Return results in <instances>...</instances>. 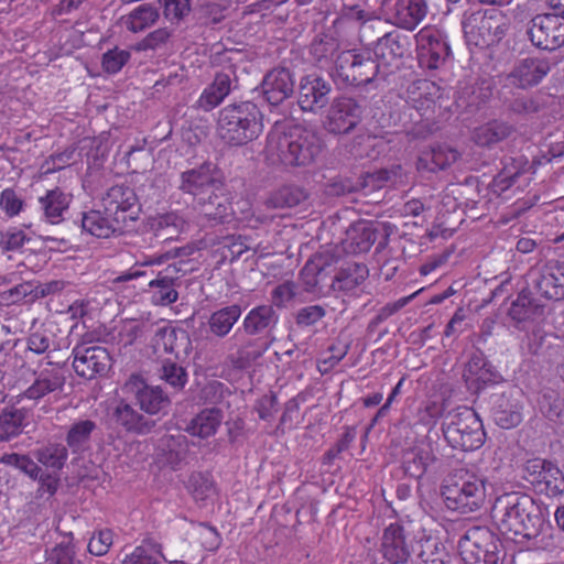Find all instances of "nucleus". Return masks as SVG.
Returning <instances> with one entry per match:
<instances>
[{
  "mask_svg": "<svg viewBox=\"0 0 564 564\" xmlns=\"http://www.w3.org/2000/svg\"><path fill=\"white\" fill-rule=\"evenodd\" d=\"M67 456V448L63 445L55 444L41 449L37 454V459L47 467L61 469L65 465Z\"/></svg>",
  "mask_w": 564,
  "mask_h": 564,
  "instance_id": "obj_56",
  "label": "nucleus"
},
{
  "mask_svg": "<svg viewBox=\"0 0 564 564\" xmlns=\"http://www.w3.org/2000/svg\"><path fill=\"white\" fill-rule=\"evenodd\" d=\"M172 33L167 28H159L148 33L141 41L134 45L137 52L154 51L165 45L171 39Z\"/></svg>",
  "mask_w": 564,
  "mask_h": 564,
  "instance_id": "obj_57",
  "label": "nucleus"
},
{
  "mask_svg": "<svg viewBox=\"0 0 564 564\" xmlns=\"http://www.w3.org/2000/svg\"><path fill=\"white\" fill-rule=\"evenodd\" d=\"M105 214L113 219L124 231L139 219L141 204L131 186L113 185L107 189L101 198Z\"/></svg>",
  "mask_w": 564,
  "mask_h": 564,
  "instance_id": "obj_10",
  "label": "nucleus"
},
{
  "mask_svg": "<svg viewBox=\"0 0 564 564\" xmlns=\"http://www.w3.org/2000/svg\"><path fill=\"white\" fill-rule=\"evenodd\" d=\"M523 477L536 494L549 498L564 494V473L552 460L540 457L527 460Z\"/></svg>",
  "mask_w": 564,
  "mask_h": 564,
  "instance_id": "obj_12",
  "label": "nucleus"
},
{
  "mask_svg": "<svg viewBox=\"0 0 564 564\" xmlns=\"http://www.w3.org/2000/svg\"><path fill=\"white\" fill-rule=\"evenodd\" d=\"M523 406L518 399L502 394L494 409V419L501 429H512L522 422Z\"/></svg>",
  "mask_w": 564,
  "mask_h": 564,
  "instance_id": "obj_32",
  "label": "nucleus"
},
{
  "mask_svg": "<svg viewBox=\"0 0 564 564\" xmlns=\"http://www.w3.org/2000/svg\"><path fill=\"white\" fill-rule=\"evenodd\" d=\"M223 421V413L219 409H204L196 414L186 427L192 436L208 438L216 434Z\"/></svg>",
  "mask_w": 564,
  "mask_h": 564,
  "instance_id": "obj_33",
  "label": "nucleus"
},
{
  "mask_svg": "<svg viewBox=\"0 0 564 564\" xmlns=\"http://www.w3.org/2000/svg\"><path fill=\"white\" fill-rule=\"evenodd\" d=\"M412 106L422 115L433 110L436 100L441 97V87L429 79H420L409 89Z\"/></svg>",
  "mask_w": 564,
  "mask_h": 564,
  "instance_id": "obj_29",
  "label": "nucleus"
},
{
  "mask_svg": "<svg viewBox=\"0 0 564 564\" xmlns=\"http://www.w3.org/2000/svg\"><path fill=\"white\" fill-rule=\"evenodd\" d=\"M427 10L425 0H398L394 6V23L401 29L413 31L424 20Z\"/></svg>",
  "mask_w": 564,
  "mask_h": 564,
  "instance_id": "obj_28",
  "label": "nucleus"
},
{
  "mask_svg": "<svg viewBox=\"0 0 564 564\" xmlns=\"http://www.w3.org/2000/svg\"><path fill=\"white\" fill-rule=\"evenodd\" d=\"M405 52L404 45L400 41V36L394 33H386L379 37L375 46V55L387 64L397 58L403 57Z\"/></svg>",
  "mask_w": 564,
  "mask_h": 564,
  "instance_id": "obj_42",
  "label": "nucleus"
},
{
  "mask_svg": "<svg viewBox=\"0 0 564 564\" xmlns=\"http://www.w3.org/2000/svg\"><path fill=\"white\" fill-rule=\"evenodd\" d=\"M29 240L24 230L17 227H11L0 234V247L3 251L19 250Z\"/></svg>",
  "mask_w": 564,
  "mask_h": 564,
  "instance_id": "obj_61",
  "label": "nucleus"
},
{
  "mask_svg": "<svg viewBox=\"0 0 564 564\" xmlns=\"http://www.w3.org/2000/svg\"><path fill=\"white\" fill-rule=\"evenodd\" d=\"M488 480L460 468L449 473L441 485V496L448 510L468 514L481 510L488 497Z\"/></svg>",
  "mask_w": 564,
  "mask_h": 564,
  "instance_id": "obj_4",
  "label": "nucleus"
},
{
  "mask_svg": "<svg viewBox=\"0 0 564 564\" xmlns=\"http://www.w3.org/2000/svg\"><path fill=\"white\" fill-rule=\"evenodd\" d=\"M198 540L202 547L208 552H216L223 542L218 530L208 523L198 525Z\"/></svg>",
  "mask_w": 564,
  "mask_h": 564,
  "instance_id": "obj_62",
  "label": "nucleus"
},
{
  "mask_svg": "<svg viewBox=\"0 0 564 564\" xmlns=\"http://www.w3.org/2000/svg\"><path fill=\"white\" fill-rule=\"evenodd\" d=\"M293 90V76L285 67H275L271 69L265 74L262 80L263 96L265 100L273 106H278L291 97Z\"/></svg>",
  "mask_w": 564,
  "mask_h": 564,
  "instance_id": "obj_22",
  "label": "nucleus"
},
{
  "mask_svg": "<svg viewBox=\"0 0 564 564\" xmlns=\"http://www.w3.org/2000/svg\"><path fill=\"white\" fill-rule=\"evenodd\" d=\"M181 269L176 264H169L158 272L155 279L149 282L150 301L158 306H169L178 299L176 290Z\"/></svg>",
  "mask_w": 564,
  "mask_h": 564,
  "instance_id": "obj_19",
  "label": "nucleus"
},
{
  "mask_svg": "<svg viewBox=\"0 0 564 564\" xmlns=\"http://www.w3.org/2000/svg\"><path fill=\"white\" fill-rule=\"evenodd\" d=\"M82 229L93 237L100 239L119 236L124 232L119 225L113 224V219L106 215L105 210L100 212L97 209L83 213Z\"/></svg>",
  "mask_w": 564,
  "mask_h": 564,
  "instance_id": "obj_27",
  "label": "nucleus"
},
{
  "mask_svg": "<svg viewBox=\"0 0 564 564\" xmlns=\"http://www.w3.org/2000/svg\"><path fill=\"white\" fill-rule=\"evenodd\" d=\"M347 242L351 252H367L373 245V232L364 224L352 225L347 230Z\"/></svg>",
  "mask_w": 564,
  "mask_h": 564,
  "instance_id": "obj_45",
  "label": "nucleus"
},
{
  "mask_svg": "<svg viewBox=\"0 0 564 564\" xmlns=\"http://www.w3.org/2000/svg\"><path fill=\"white\" fill-rule=\"evenodd\" d=\"M491 518L499 532L529 550L552 551L556 547L554 529L529 495L509 492L498 497Z\"/></svg>",
  "mask_w": 564,
  "mask_h": 564,
  "instance_id": "obj_1",
  "label": "nucleus"
},
{
  "mask_svg": "<svg viewBox=\"0 0 564 564\" xmlns=\"http://www.w3.org/2000/svg\"><path fill=\"white\" fill-rule=\"evenodd\" d=\"M180 188L195 197L208 194V199L199 198L202 214L209 220L227 223L232 216V207L226 192L220 170L210 162L181 174Z\"/></svg>",
  "mask_w": 564,
  "mask_h": 564,
  "instance_id": "obj_3",
  "label": "nucleus"
},
{
  "mask_svg": "<svg viewBox=\"0 0 564 564\" xmlns=\"http://www.w3.org/2000/svg\"><path fill=\"white\" fill-rule=\"evenodd\" d=\"M341 51H338V43L333 37H325L315 40L311 45V54L316 65L327 70L330 74L334 67L336 56Z\"/></svg>",
  "mask_w": 564,
  "mask_h": 564,
  "instance_id": "obj_39",
  "label": "nucleus"
},
{
  "mask_svg": "<svg viewBox=\"0 0 564 564\" xmlns=\"http://www.w3.org/2000/svg\"><path fill=\"white\" fill-rule=\"evenodd\" d=\"M218 134L232 147L245 145L263 131V116L256 104L245 101L224 107L219 112Z\"/></svg>",
  "mask_w": 564,
  "mask_h": 564,
  "instance_id": "obj_5",
  "label": "nucleus"
},
{
  "mask_svg": "<svg viewBox=\"0 0 564 564\" xmlns=\"http://www.w3.org/2000/svg\"><path fill=\"white\" fill-rule=\"evenodd\" d=\"M73 368L85 379L101 375L109 367V352L100 346L77 345L73 348Z\"/></svg>",
  "mask_w": 564,
  "mask_h": 564,
  "instance_id": "obj_16",
  "label": "nucleus"
},
{
  "mask_svg": "<svg viewBox=\"0 0 564 564\" xmlns=\"http://www.w3.org/2000/svg\"><path fill=\"white\" fill-rule=\"evenodd\" d=\"M115 533L111 529H101L93 533L88 542V551L95 556L108 553L113 543Z\"/></svg>",
  "mask_w": 564,
  "mask_h": 564,
  "instance_id": "obj_58",
  "label": "nucleus"
},
{
  "mask_svg": "<svg viewBox=\"0 0 564 564\" xmlns=\"http://www.w3.org/2000/svg\"><path fill=\"white\" fill-rule=\"evenodd\" d=\"M26 412L23 409L4 408L0 412V441L19 436L25 426Z\"/></svg>",
  "mask_w": 564,
  "mask_h": 564,
  "instance_id": "obj_38",
  "label": "nucleus"
},
{
  "mask_svg": "<svg viewBox=\"0 0 564 564\" xmlns=\"http://www.w3.org/2000/svg\"><path fill=\"white\" fill-rule=\"evenodd\" d=\"M369 278V269L365 263L348 262L336 273L333 285L346 293L354 292Z\"/></svg>",
  "mask_w": 564,
  "mask_h": 564,
  "instance_id": "obj_31",
  "label": "nucleus"
},
{
  "mask_svg": "<svg viewBox=\"0 0 564 564\" xmlns=\"http://www.w3.org/2000/svg\"><path fill=\"white\" fill-rule=\"evenodd\" d=\"M0 462L7 466L14 467L32 479H37L41 468L28 455L17 453L6 454L1 457Z\"/></svg>",
  "mask_w": 564,
  "mask_h": 564,
  "instance_id": "obj_53",
  "label": "nucleus"
},
{
  "mask_svg": "<svg viewBox=\"0 0 564 564\" xmlns=\"http://www.w3.org/2000/svg\"><path fill=\"white\" fill-rule=\"evenodd\" d=\"M499 540L486 527H473L458 542V552L465 564H499Z\"/></svg>",
  "mask_w": 564,
  "mask_h": 564,
  "instance_id": "obj_9",
  "label": "nucleus"
},
{
  "mask_svg": "<svg viewBox=\"0 0 564 564\" xmlns=\"http://www.w3.org/2000/svg\"><path fill=\"white\" fill-rule=\"evenodd\" d=\"M349 345L337 341L330 345L327 351L317 361V369L322 375L332 371L348 354Z\"/></svg>",
  "mask_w": 564,
  "mask_h": 564,
  "instance_id": "obj_49",
  "label": "nucleus"
},
{
  "mask_svg": "<svg viewBox=\"0 0 564 564\" xmlns=\"http://www.w3.org/2000/svg\"><path fill=\"white\" fill-rule=\"evenodd\" d=\"M379 552L390 564H408L412 553V543L401 523H390L384 528L380 538Z\"/></svg>",
  "mask_w": 564,
  "mask_h": 564,
  "instance_id": "obj_15",
  "label": "nucleus"
},
{
  "mask_svg": "<svg viewBox=\"0 0 564 564\" xmlns=\"http://www.w3.org/2000/svg\"><path fill=\"white\" fill-rule=\"evenodd\" d=\"M536 169L524 155L506 158L502 167L490 183L492 194L505 199L524 191L533 181Z\"/></svg>",
  "mask_w": 564,
  "mask_h": 564,
  "instance_id": "obj_8",
  "label": "nucleus"
},
{
  "mask_svg": "<svg viewBox=\"0 0 564 564\" xmlns=\"http://www.w3.org/2000/svg\"><path fill=\"white\" fill-rule=\"evenodd\" d=\"M160 19V11L151 3H143L135 7L129 13L121 17V23L127 31L131 33H141L154 24Z\"/></svg>",
  "mask_w": 564,
  "mask_h": 564,
  "instance_id": "obj_30",
  "label": "nucleus"
},
{
  "mask_svg": "<svg viewBox=\"0 0 564 564\" xmlns=\"http://www.w3.org/2000/svg\"><path fill=\"white\" fill-rule=\"evenodd\" d=\"M446 405L440 401H426L417 411V423L432 431L444 415Z\"/></svg>",
  "mask_w": 564,
  "mask_h": 564,
  "instance_id": "obj_50",
  "label": "nucleus"
},
{
  "mask_svg": "<svg viewBox=\"0 0 564 564\" xmlns=\"http://www.w3.org/2000/svg\"><path fill=\"white\" fill-rule=\"evenodd\" d=\"M443 435L448 445L463 452L480 448L486 440L484 425L471 408H457L448 414L443 425Z\"/></svg>",
  "mask_w": 564,
  "mask_h": 564,
  "instance_id": "obj_6",
  "label": "nucleus"
},
{
  "mask_svg": "<svg viewBox=\"0 0 564 564\" xmlns=\"http://www.w3.org/2000/svg\"><path fill=\"white\" fill-rule=\"evenodd\" d=\"M241 314L242 310L238 304L215 311L208 319L209 330L217 337H225L239 321Z\"/></svg>",
  "mask_w": 564,
  "mask_h": 564,
  "instance_id": "obj_35",
  "label": "nucleus"
},
{
  "mask_svg": "<svg viewBox=\"0 0 564 564\" xmlns=\"http://www.w3.org/2000/svg\"><path fill=\"white\" fill-rule=\"evenodd\" d=\"M360 108L358 104L348 97L336 99L329 110L327 129L335 134L347 133L359 122Z\"/></svg>",
  "mask_w": 564,
  "mask_h": 564,
  "instance_id": "obj_20",
  "label": "nucleus"
},
{
  "mask_svg": "<svg viewBox=\"0 0 564 564\" xmlns=\"http://www.w3.org/2000/svg\"><path fill=\"white\" fill-rule=\"evenodd\" d=\"M379 73V64L368 50H345L337 54L330 76L343 86H362Z\"/></svg>",
  "mask_w": 564,
  "mask_h": 564,
  "instance_id": "obj_7",
  "label": "nucleus"
},
{
  "mask_svg": "<svg viewBox=\"0 0 564 564\" xmlns=\"http://www.w3.org/2000/svg\"><path fill=\"white\" fill-rule=\"evenodd\" d=\"M25 202L12 187H7L0 193V209L8 218H14L24 209Z\"/></svg>",
  "mask_w": 564,
  "mask_h": 564,
  "instance_id": "obj_54",
  "label": "nucleus"
},
{
  "mask_svg": "<svg viewBox=\"0 0 564 564\" xmlns=\"http://www.w3.org/2000/svg\"><path fill=\"white\" fill-rule=\"evenodd\" d=\"M231 79L228 74L217 73L213 83L208 85L198 98V104L204 110H212L219 106L229 95Z\"/></svg>",
  "mask_w": 564,
  "mask_h": 564,
  "instance_id": "obj_34",
  "label": "nucleus"
},
{
  "mask_svg": "<svg viewBox=\"0 0 564 564\" xmlns=\"http://www.w3.org/2000/svg\"><path fill=\"white\" fill-rule=\"evenodd\" d=\"M332 87L324 78L311 74L300 82L297 104L305 112H317L327 106Z\"/></svg>",
  "mask_w": 564,
  "mask_h": 564,
  "instance_id": "obj_17",
  "label": "nucleus"
},
{
  "mask_svg": "<svg viewBox=\"0 0 564 564\" xmlns=\"http://www.w3.org/2000/svg\"><path fill=\"white\" fill-rule=\"evenodd\" d=\"M50 560L56 564H82L76 558L75 545L70 541L56 544L51 551Z\"/></svg>",
  "mask_w": 564,
  "mask_h": 564,
  "instance_id": "obj_63",
  "label": "nucleus"
},
{
  "mask_svg": "<svg viewBox=\"0 0 564 564\" xmlns=\"http://www.w3.org/2000/svg\"><path fill=\"white\" fill-rule=\"evenodd\" d=\"M416 54L420 67L437 69L449 53V45L443 33L434 25H426L415 34Z\"/></svg>",
  "mask_w": 564,
  "mask_h": 564,
  "instance_id": "obj_13",
  "label": "nucleus"
},
{
  "mask_svg": "<svg viewBox=\"0 0 564 564\" xmlns=\"http://www.w3.org/2000/svg\"><path fill=\"white\" fill-rule=\"evenodd\" d=\"M178 333L172 326L159 327L153 337V348L156 352L175 354L178 351Z\"/></svg>",
  "mask_w": 564,
  "mask_h": 564,
  "instance_id": "obj_48",
  "label": "nucleus"
},
{
  "mask_svg": "<svg viewBox=\"0 0 564 564\" xmlns=\"http://www.w3.org/2000/svg\"><path fill=\"white\" fill-rule=\"evenodd\" d=\"M536 292L547 300L564 299V262H547L535 283Z\"/></svg>",
  "mask_w": 564,
  "mask_h": 564,
  "instance_id": "obj_23",
  "label": "nucleus"
},
{
  "mask_svg": "<svg viewBox=\"0 0 564 564\" xmlns=\"http://www.w3.org/2000/svg\"><path fill=\"white\" fill-rule=\"evenodd\" d=\"M487 362L482 356H473L466 365L464 378L467 383L480 387L489 380Z\"/></svg>",
  "mask_w": 564,
  "mask_h": 564,
  "instance_id": "obj_51",
  "label": "nucleus"
},
{
  "mask_svg": "<svg viewBox=\"0 0 564 564\" xmlns=\"http://www.w3.org/2000/svg\"><path fill=\"white\" fill-rule=\"evenodd\" d=\"M550 72V64L544 58L528 57L519 62L509 78L520 88L538 85Z\"/></svg>",
  "mask_w": 564,
  "mask_h": 564,
  "instance_id": "obj_24",
  "label": "nucleus"
},
{
  "mask_svg": "<svg viewBox=\"0 0 564 564\" xmlns=\"http://www.w3.org/2000/svg\"><path fill=\"white\" fill-rule=\"evenodd\" d=\"M276 315L271 305H259L248 312L242 322L245 332L257 335L267 330L276 323Z\"/></svg>",
  "mask_w": 564,
  "mask_h": 564,
  "instance_id": "obj_36",
  "label": "nucleus"
},
{
  "mask_svg": "<svg viewBox=\"0 0 564 564\" xmlns=\"http://www.w3.org/2000/svg\"><path fill=\"white\" fill-rule=\"evenodd\" d=\"M531 42L542 50L553 51L564 45V18L553 12L535 15L530 23Z\"/></svg>",
  "mask_w": 564,
  "mask_h": 564,
  "instance_id": "obj_14",
  "label": "nucleus"
},
{
  "mask_svg": "<svg viewBox=\"0 0 564 564\" xmlns=\"http://www.w3.org/2000/svg\"><path fill=\"white\" fill-rule=\"evenodd\" d=\"M145 545L160 553L162 557V545L151 539L143 540L141 545L135 546L131 553L127 554L121 564H159V562L149 553Z\"/></svg>",
  "mask_w": 564,
  "mask_h": 564,
  "instance_id": "obj_47",
  "label": "nucleus"
},
{
  "mask_svg": "<svg viewBox=\"0 0 564 564\" xmlns=\"http://www.w3.org/2000/svg\"><path fill=\"white\" fill-rule=\"evenodd\" d=\"M162 378L173 388L181 390L187 382L185 369L173 361H165L162 366Z\"/></svg>",
  "mask_w": 564,
  "mask_h": 564,
  "instance_id": "obj_60",
  "label": "nucleus"
},
{
  "mask_svg": "<svg viewBox=\"0 0 564 564\" xmlns=\"http://www.w3.org/2000/svg\"><path fill=\"white\" fill-rule=\"evenodd\" d=\"M138 403L148 414H158L169 408L171 401L159 387H148L137 393Z\"/></svg>",
  "mask_w": 564,
  "mask_h": 564,
  "instance_id": "obj_41",
  "label": "nucleus"
},
{
  "mask_svg": "<svg viewBox=\"0 0 564 564\" xmlns=\"http://www.w3.org/2000/svg\"><path fill=\"white\" fill-rule=\"evenodd\" d=\"M323 147L314 130L275 122L267 137L265 156L271 164L283 167H307L316 162Z\"/></svg>",
  "mask_w": 564,
  "mask_h": 564,
  "instance_id": "obj_2",
  "label": "nucleus"
},
{
  "mask_svg": "<svg viewBox=\"0 0 564 564\" xmlns=\"http://www.w3.org/2000/svg\"><path fill=\"white\" fill-rule=\"evenodd\" d=\"M436 460L432 444L425 440L416 441L412 447L406 448L401 457L404 474L409 477L422 478L429 467Z\"/></svg>",
  "mask_w": 564,
  "mask_h": 564,
  "instance_id": "obj_21",
  "label": "nucleus"
},
{
  "mask_svg": "<svg viewBox=\"0 0 564 564\" xmlns=\"http://www.w3.org/2000/svg\"><path fill=\"white\" fill-rule=\"evenodd\" d=\"M445 551L436 541L426 540L422 544L420 558L424 564H445Z\"/></svg>",
  "mask_w": 564,
  "mask_h": 564,
  "instance_id": "obj_64",
  "label": "nucleus"
},
{
  "mask_svg": "<svg viewBox=\"0 0 564 564\" xmlns=\"http://www.w3.org/2000/svg\"><path fill=\"white\" fill-rule=\"evenodd\" d=\"M248 250L249 246L246 245V238L240 235L224 238L219 247L221 258L230 262L238 260Z\"/></svg>",
  "mask_w": 564,
  "mask_h": 564,
  "instance_id": "obj_55",
  "label": "nucleus"
},
{
  "mask_svg": "<svg viewBox=\"0 0 564 564\" xmlns=\"http://www.w3.org/2000/svg\"><path fill=\"white\" fill-rule=\"evenodd\" d=\"M95 429L96 423L91 420L78 421L70 426L66 436V443L73 453L84 451Z\"/></svg>",
  "mask_w": 564,
  "mask_h": 564,
  "instance_id": "obj_44",
  "label": "nucleus"
},
{
  "mask_svg": "<svg viewBox=\"0 0 564 564\" xmlns=\"http://www.w3.org/2000/svg\"><path fill=\"white\" fill-rule=\"evenodd\" d=\"M130 58L131 54L127 50H121L118 46L108 50L101 57L102 70L109 75L118 74Z\"/></svg>",
  "mask_w": 564,
  "mask_h": 564,
  "instance_id": "obj_52",
  "label": "nucleus"
},
{
  "mask_svg": "<svg viewBox=\"0 0 564 564\" xmlns=\"http://www.w3.org/2000/svg\"><path fill=\"white\" fill-rule=\"evenodd\" d=\"M425 155L430 158V165L425 164V167L431 172L445 170L455 163L459 158L457 150L443 145L432 148L431 151Z\"/></svg>",
  "mask_w": 564,
  "mask_h": 564,
  "instance_id": "obj_46",
  "label": "nucleus"
},
{
  "mask_svg": "<svg viewBox=\"0 0 564 564\" xmlns=\"http://www.w3.org/2000/svg\"><path fill=\"white\" fill-rule=\"evenodd\" d=\"M511 133V127L499 120L489 121L475 129L473 139L480 147H490L505 140Z\"/></svg>",
  "mask_w": 564,
  "mask_h": 564,
  "instance_id": "obj_37",
  "label": "nucleus"
},
{
  "mask_svg": "<svg viewBox=\"0 0 564 564\" xmlns=\"http://www.w3.org/2000/svg\"><path fill=\"white\" fill-rule=\"evenodd\" d=\"M166 20L180 22L191 12V0H158Z\"/></svg>",
  "mask_w": 564,
  "mask_h": 564,
  "instance_id": "obj_59",
  "label": "nucleus"
},
{
  "mask_svg": "<svg viewBox=\"0 0 564 564\" xmlns=\"http://www.w3.org/2000/svg\"><path fill=\"white\" fill-rule=\"evenodd\" d=\"M112 420L124 431L135 434L149 433L154 425L124 400L117 402L112 410Z\"/></svg>",
  "mask_w": 564,
  "mask_h": 564,
  "instance_id": "obj_26",
  "label": "nucleus"
},
{
  "mask_svg": "<svg viewBox=\"0 0 564 564\" xmlns=\"http://www.w3.org/2000/svg\"><path fill=\"white\" fill-rule=\"evenodd\" d=\"M306 191L296 185H284L273 192L267 205L274 208H292L299 206L307 199Z\"/></svg>",
  "mask_w": 564,
  "mask_h": 564,
  "instance_id": "obj_40",
  "label": "nucleus"
},
{
  "mask_svg": "<svg viewBox=\"0 0 564 564\" xmlns=\"http://www.w3.org/2000/svg\"><path fill=\"white\" fill-rule=\"evenodd\" d=\"M507 23L502 13L496 9L473 12L464 22V32L477 46H490L505 35Z\"/></svg>",
  "mask_w": 564,
  "mask_h": 564,
  "instance_id": "obj_11",
  "label": "nucleus"
},
{
  "mask_svg": "<svg viewBox=\"0 0 564 564\" xmlns=\"http://www.w3.org/2000/svg\"><path fill=\"white\" fill-rule=\"evenodd\" d=\"M72 199V194L65 193L59 187L46 191L45 195L39 197V204L45 220L51 225L62 223Z\"/></svg>",
  "mask_w": 564,
  "mask_h": 564,
  "instance_id": "obj_25",
  "label": "nucleus"
},
{
  "mask_svg": "<svg viewBox=\"0 0 564 564\" xmlns=\"http://www.w3.org/2000/svg\"><path fill=\"white\" fill-rule=\"evenodd\" d=\"M47 366L34 372V381L15 397L17 403L29 400L36 404L51 393L62 390L64 377L57 369L52 367V362H48Z\"/></svg>",
  "mask_w": 564,
  "mask_h": 564,
  "instance_id": "obj_18",
  "label": "nucleus"
},
{
  "mask_svg": "<svg viewBox=\"0 0 564 564\" xmlns=\"http://www.w3.org/2000/svg\"><path fill=\"white\" fill-rule=\"evenodd\" d=\"M187 489L196 501H205L217 496L216 482L209 474H192L187 482Z\"/></svg>",
  "mask_w": 564,
  "mask_h": 564,
  "instance_id": "obj_43",
  "label": "nucleus"
}]
</instances>
